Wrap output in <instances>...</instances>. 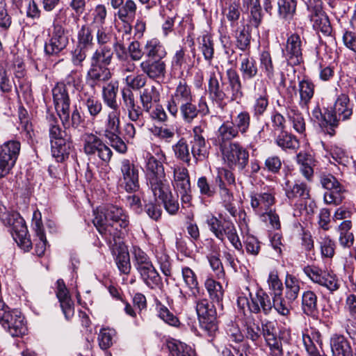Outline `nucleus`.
I'll list each match as a JSON object with an SVG mask.
<instances>
[{"mask_svg":"<svg viewBox=\"0 0 356 356\" xmlns=\"http://www.w3.org/2000/svg\"><path fill=\"white\" fill-rule=\"evenodd\" d=\"M94 216V225L110 245H113V241L116 244V238H120L118 228L126 229L129 224L127 213L113 204L97 209Z\"/></svg>","mask_w":356,"mask_h":356,"instance_id":"1","label":"nucleus"},{"mask_svg":"<svg viewBox=\"0 0 356 356\" xmlns=\"http://www.w3.org/2000/svg\"><path fill=\"white\" fill-rule=\"evenodd\" d=\"M122 98L129 120L141 128L145 124L143 111L150 113L153 104L160 100V92L155 86H149L144 88L140 94L142 108L137 105L134 95L129 88L122 90Z\"/></svg>","mask_w":356,"mask_h":356,"instance_id":"2","label":"nucleus"},{"mask_svg":"<svg viewBox=\"0 0 356 356\" xmlns=\"http://www.w3.org/2000/svg\"><path fill=\"white\" fill-rule=\"evenodd\" d=\"M206 223L210 232L219 241L224 242L227 238L235 249L238 250L242 249V243L232 222L226 220L222 222L214 215L210 214L207 216Z\"/></svg>","mask_w":356,"mask_h":356,"instance_id":"3","label":"nucleus"},{"mask_svg":"<svg viewBox=\"0 0 356 356\" xmlns=\"http://www.w3.org/2000/svg\"><path fill=\"white\" fill-rule=\"evenodd\" d=\"M162 159H165V154H161L159 159L153 155L148 154L145 159V176L147 185L151 191L160 193L162 187L168 184L166 179Z\"/></svg>","mask_w":356,"mask_h":356,"instance_id":"4","label":"nucleus"},{"mask_svg":"<svg viewBox=\"0 0 356 356\" xmlns=\"http://www.w3.org/2000/svg\"><path fill=\"white\" fill-rule=\"evenodd\" d=\"M49 138L51 153L59 162L63 161L68 157L72 147V143L65 131L62 130L54 118L49 124Z\"/></svg>","mask_w":356,"mask_h":356,"instance_id":"5","label":"nucleus"},{"mask_svg":"<svg viewBox=\"0 0 356 356\" xmlns=\"http://www.w3.org/2000/svg\"><path fill=\"white\" fill-rule=\"evenodd\" d=\"M3 223L11 228L10 232L13 239L24 251H29L32 243L27 237L28 229L23 218L17 212H8L3 214Z\"/></svg>","mask_w":356,"mask_h":356,"instance_id":"6","label":"nucleus"},{"mask_svg":"<svg viewBox=\"0 0 356 356\" xmlns=\"http://www.w3.org/2000/svg\"><path fill=\"white\" fill-rule=\"evenodd\" d=\"M220 150L225 163L230 168H237L243 170L249 160V153L238 143L220 144Z\"/></svg>","mask_w":356,"mask_h":356,"instance_id":"7","label":"nucleus"},{"mask_svg":"<svg viewBox=\"0 0 356 356\" xmlns=\"http://www.w3.org/2000/svg\"><path fill=\"white\" fill-rule=\"evenodd\" d=\"M53 101L56 111L65 129L70 127V99L66 85L57 83L52 88Z\"/></svg>","mask_w":356,"mask_h":356,"instance_id":"8","label":"nucleus"},{"mask_svg":"<svg viewBox=\"0 0 356 356\" xmlns=\"http://www.w3.org/2000/svg\"><path fill=\"white\" fill-rule=\"evenodd\" d=\"M83 150L90 159L97 156L102 162L108 163L112 157L111 149L98 136L86 134L83 137Z\"/></svg>","mask_w":356,"mask_h":356,"instance_id":"9","label":"nucleus"},{"mask_svg":"<svg viewBox=\"0 0 356 356\" xmlns=\"http://www.w3.org/2000/svg\"><path fill=\"white\" fill-rule=\"evenodd\" d=\"M21 149L20 142L10 140L0 146V178L6 176L15 165Z\"/></svg>","mask_w":356,"mask_h":356,"instance_id":"10","label":"nucleus"},{"mask_svg":"<svg viewBox=\"0 0 356 356\" xmlns=\"http://www.w3.org/2000/svg\"><path fill=\"white\" fill-rule=\"evenodd\" d=\"M120 181L121 186L128 193L139 190V169L132 161L124 159L120 163Z\"/></svg>","mask_w":356,"mask_h":356,"instance_id":"11","label":"nucleus"},{"mask_svg":"<svg viewBox=\"0 0 356 356\" xmlns=\"http://www.w3.org/2000/svg\"><path fill=\"white\" fill-rule=\"evenodd\" d=\"M0 324L13 337H22L27 331L24 317L17 310H6L0 313Z\"/></svg>","mask_w":356,"mask_h":356,"instance_id":"12","label":"nucleus"},{"mask_svg":"<svg viewBox=\"0 0 356 356\" xmlns=\"http://www.w3.org/2000/svg\"><path fill=\"white\" fill-rule=\"evenodd\" d=\"M303 272L314 283L325 286L332 292L338 290L340 286V282L334 274L316 266L308 265L304 267Z\"/></svg>","mask_w":356,"mask_h":356,"instance_id":"13","label":"nucleus"},{"mask_svg":"<svg viewBox=\"0 0 356 356\" xmlns=\"http://www.w3.org/2000/svg\"><path fill=\"white\" fill-rule=\"evenodd\" d=\"M172 184L176 191L180 195L182 204L191 206L192 195L190 177L185 167L179 165L174 167Z\"/></svg>","mask_w":356,"mask_h":356,"instance_id":"14","label":"nucleus"},{"mask_svg":"<svg viewBox=\"0 0 356 356\" xmlns=\"http://www.w3.org/2000/svg\"><path fill=\"white\" fill-rule=\"evenodd\" d=\"M196 312L202 329L209 332L216 330V310L212 302L205 298L196 300Z\"/></svg>","mask_w":356,"mask_h":356,"instance_id":"15","label":"nucleus"},{"mask_svg":"<svg viewBox=\"0 0 356 356\" xmlns=\"http://www.w3.org/2000/svg\"><path fill=\"white\" fill-rule=\"evenodd\" d=\"M304 38L298 33L290 34L283 49V56L289 65H298L303 61Z\"/></svg>","mask_w":356,"mask_h":356,"instance_id":"16","label":"nucleus"},{"mask_svg":"<svg viewBox=\"0 0 356 356\" xmlns=\"http://www.w3.org/2000/svg\"><path fill=\"white\" fill-rule=\"evenodd\" d=\"M323 187L328 191L324 195V200L326 204L338 205L341 204L344 197L345 191L343 186L332 175H323L321 178Z\"/></svg>","mask_w":356,"mask_h":356,"instance_id":"17","label":"nucleus"},{"mask_svg":"<svg viewBox=\"0 0 356 356\" xmlns=\"http://www.w3.org/2000/svg\"><path fill=\"white\" fill-rule=\"evenodd\" d=\"M190 101H193L191 88L185 80L181 79L168 102L167 109L172 116L176 117L179 112V105Z\"/></svg>","mask_w":356,"mask_h":356,"instance_id":"18","label":"nucleus"},{"mask_svg":"<svg viewBox=\"0 0 356 356\" xmlns=\"http://www.w3.org/2000/svg\"><path fill=\"white\" fill-rule=\"evenodd\" d=\"M250 302H248V307L251 312L259 314L262 312L268 315L273 310V305L269 296L262 289H257L255 294L249 293Z\"/></svg>","mask_w":356,"mask_h":356,"instance_id":"19","label":"nucleus"},{"mask_svg":"<svg viewBox=\"0 0 356 356\" xmlns=\"http://www.w3.org/2000/svg\"><path fill=\"white\" fill-rule=\"evenodd\" d=\"M69 44V38L66 30L53 29L50 38L45 43L44 51L49 55H57L64 50Z\"/></svg>","mask_w":356,"mask_h":356,"instance_id":"20","label":"nucleus"},{"mask_svg":"<svg viewBox=\"0 0 356 356\" xmlns=\"http://www.w3.org/2000/svg\"><path fill=\"white\" fill-rule=\"evenodd\" d=\"M204 131L201 126H195L193 129V140L191 141V154L196 161L206 159L209 154V145L202 135Z\"/></svg>","mask_w":356,"mask_h":356,"instance_id":"21","label":"nucleus"},{"mask_svg":"<svg viewBox=\"0 0 356 356\" xmlns=\"http://www.w3.org/2000/svg\"><path fill=\"white\" fill-rule=\"evenodd\" d=\"M226 92L230 101H241L243 97L241 80L236 70L229 68L226 71Z\"/></svg>","mask_w":356,"mask_h":356,"instance_id":"22","label":"nucleus"},{"mask_svg":"<svg viewBox=\"0 0 356 356\" xmlns=\"http://www.w3.org/2000/svg\"><path fill=\"white\" fill-rule=\"evenodd\" d=\"M353 113V104H351L347 94L339 95L334 102L332 113L330 115L339 121H346L350 119Z\"/></svg>","mask_w":356,"mask_h":356,"instance_id":"23","label":"nucleus"},{"mask_svg":"<svg viewBox=\"0 0 356 356\" xmlns=\"http://www.w3.org/2000/svg\"><path fill=\"white\" fill-rule=\"evenodd\" d=\"M112 76L110 69L92 62L90 63V68L87 72L86 83L92 88L99 86L102 83L108 81Z\"/></svg>","mask_w":356,"mask_h":356,"instance_id":"24","label":"nucleus"},{"mask_svg":"<svg viewBox=\"0 0 356 356\" xmlns=\"http://www.w3.org/2000/svg\"><path fill=\"white\" fill-rule=\"evenodd\" d=\"M302 341L307 356H326L322 350L321 334L319 331L312 330L302 333Z\"/></svg>","mask_w":356,"mask_h":356,"instance_id":"25","label":"nucleus"},{"mask_svg":"<svg viewBox=\"0 0 356 356\" xmlns=\"http://www.w3.org/2000/svg\"><path fill=\"white\" fill-rule=\"evenodd\" d=\"M139 67L150 79H162L165 76L166 64L163 59H145L140 63Z\"/></svg>","mask_w":356,"mask_h":356,"instance_id":"26","label":"nucleus"},{"mask_svg":"<svg viewBox=\"0 0 356 356\" xmlns=\"http://www.w3.org/2000/svg\"><path fill=\"white\" fill-rule=\"evenodd\" d=\"M208 92L211 99L217 104H221L228 99L225 83L222 81L220 75L219 79L215 72L210 74Z\"/></svg>","mask_w":356,"mask_h":356,"instance_id":"27","label":"nucleus"},{"mask_svg":"<svg viewBox=\"0 0 356 356\" xmlns=\"http://www.w3.org/2000/svg\"><path fill=\"white\" fill-rule=\"evenodd\" d=\"M56 296L65 318L70 320L74 314V302L64 281L60 279L56 282Z\"/></svg>","mask_w":356,"mask_h":356,"instance_id":"28","label":"nucleus"},{"mask_svg":"<svg viewBox=\"0 0 356 356\" xmlns=\"http://www.w3.org/2000/svg\"><path fill=\"white\" fill-rule=\"evenodd\" d=\"M250 198L252 208L259 215L270 210L275 202L274 195L268 192H252L250 195Z\"/></svg>","mask_w":356,"mask_h":356,"instance_id":"29","label":"nucleus"},{"mask_svg":"<svg viewBox=\"0 0 356 356\" xmlns=\"http://www.w3.org/2000/svg\"><path fill=\"white\" fill-rule=\"evenodd\" d=\"M286 197L289 201L309 199V188L305 183L291 182L286 181L283 186Z\"/></svg>","mask_w":356,"mask_h":356,"instance_id":"30","label":"nucleus"},{"mask_svg":"<svg viewBox=\"0 0 356 356\" xmlns=\"http://www.w3.org/2000/svg\"><path fill=\"white\" fill-rule=\"evenodd\" d=\"M330 343L332 356H353L350 343L343 335L333 334Z\"/></svg>","mask_w":356,"mask_h":356,"instance_id":"31","label":"nucleus"},{"mask_svg":"<svg viewBox=\"0 0 356 356\" xmlns=\"http://www.w3.org/2000/svg\"><path fill=\"white\" fill-rule=\"evenodd\" d=\"M159 194L158 192L152 191L156 199H159L163 203L165 209L170 215H175L179 209L177 200L172 197L169 184L162 187Z\"/></svg>","mask_w":356,"mask_h":356,"instance_id":"32","label":"nucleus"},{"mask_svg":"<svg viewBox=\"0 0 356 356\" xmlns=\"http://www.w3.org/2000/svg\"><path fill=\"white\" fill-rule=\"evenodd\" d=\"M216 186L218 189V195L222 206L232 216L235 217L237 213V209L234 204V197L233 193L220 179L217 181Z\"/></svg>","mask_w":356,"mask_h":356,"instance_id":"33","label":"nucleus"},{"mask_svg":"<svg viewBox=\"0 0 356 356\" xmlns=\"http://www.w3.org/2000/svg\"><path fill=\"white\" fill-rule=\"evenodd\" d=\"M144 54L146 59H163L167 56V51L159 39L152 38L145 44Z\"/></svg>","mask_w":356,"mask_h":356,"instance_id":"34","label":"nucleus"},{"mask_svg":"<svg viewBox=\"0 0 356 356\" xmlns=\"http://www.w3.org/2000/svg\"><path fill=\"white\" fill-rule=\"evenodd\" d=\"M315 86L308 79H303L298 83V92L300 95L299 105L301 108L309 109V104L314 95Z\"/></svg>","mask_w":356,"mask_h":356,"instance_id":"35","label":"nucleus"},{"mask_svg":"<svg viewBox=\"0 0 356 356\" xmlns=\"http://www.w3.org/2000/svg\"><path fill=\"white\" fill-rule=\"evenodd\" d=\"M136 11V6L134 1L127 0L124 5L119 8L116 16L124 24L126 33H129L131 30V23L133 22Z\"/></svg>","mask_w":356,"mask_h":356,"instance_id":"36","label":"nucleus"},{"mask_svg":"<svg viewBox=\"0 0 356 356\" xmlns=\"http://www.w3.org/2000/svg\"><path fill=\"white\" fill-rule=\"evenodd\" d=\"M138 272L141 280L149 289H154L162 285L161 277L153 264Z\"/></svg>","mask_w":356,"mask_h":356,"instance_id":"37","label":"nucleus"},{"mask_svg":"<svg viewBox=\"0 0 356 356\" xmlns=\"http://www.w3.org/2000/svg\"><path fill=\"white\" fill-rule=\"evenodd\" d=\"M240 72L243 79H252L258 73V68L256 60L250 56L249 53L240 54Z\"/></svg>","mask_w":356,"mask_h":356,"instance_id":"38","label":"nucleus"},{"mask_svg":"<svg viewBox=\"0 0 356 356\" xmlns=\"http://www.w3.org/2000/svg\"><path fill=\"white\" fill-rule=\"evenodd\" d=\"M317 299V296L314 291L308 290L303 292L301 309L305 315L312 317L317 316L318 312Z\"/></svg>","mask_w":356,"mask_h":356,"instance_id":"39","label":"nucleus"},{"mask_svg":"<svg viewBox=\"0 0 356 356\" xmlns=\"http://www.w3.org/2000/svg\"><path fill=\"white\" fill-rule=\"evenodd\" d=\"M105 121V135L106 134L120 133L121 111L120 106L108 108Z\"/></svg>","mask_w":356,"mask_h":356,"instance_id":"40","label":"nucleus"},{"mask_svg":"<svg viewBox=\"0 0 356 356\" xmlns=\"http://www.w3.org/2000/svg\"><path fill=\"white\" fill-rule=\"evenodd\" d=\"M118 88L119 84L116 81H110L102 87V99L108 108L120 106L117 99Z\"/></svg>","mask_w":356,"mask_h":356,"instance_id":"41","label":"nucleus"},{"mask_svg":"<svg viewBox=\"0 0 356 356\" xmlns=\"http://www.w3.org/2000/svg\"><path fill=\"white\" fill-rule=\"evenodd\" d=\"M275 144L283 150H296L300 147L298 139L291 133L282 131L276 136Z\"/></svg>","mask_w":356,"mask_h":356,"instance_id":"42","label":"nucleus"},{"mask_svg":"<svg viewBox=\"0 0 356 356\" xmlns=\"http://www.w3.org/2000/svg\"><path fill=\"white\" fill-rule=\"evenodd\" d=\"M301 281L296 276L287 273L284 280L285 285V298L289 302H293L297 299L300 290Z\"/></svg>","mask_w":356,"mask_h":356,"instance_id":"43","label":"nucleus"},{"mask_svg":"<svg viewBox=\"0 0 356 356\" xmlns=\"http://www.w3.org/2000/svg\"><path fill=\"white\" fill-rule=\"evenodd\" d=\"M113 58V50L109 45L99 46L90 57V62L108 66Z\"/></svg>","mask_w":356,"mask_h":356,"instance_id":"44","label":"nucleus"},{"mask_svg":"<svg viewBox=\"0 0 356 356\" xmlns=\"http://www.w3.org/2000/svg\"><path fill=\"white\" fill-rule=\"evenodd\" d=\"M240 135L231 120L225 121L218 129V138L220 143V145L226 144V142H229Z\"/></svg>","mask_w":356,"mask_h":356,"instance_id":"45","label":"nucleus"},{"mask_svg":"<svg viewBox=\"0 0 356 356\" xmlns=\"http://www.w3.org/2000/svg\"><path fill=\"white\" fill-rule=\"evenodd\" d=\"M243 6L250 13V22L254 27H258L262 22L263 15L260 0H243Z\"/></svg>","mask_w":356,"mask_h":356,"instance_id":"46","label":"nucleus"},{"mask_svg":"<svg viewBox=\"0 0 356 356\" xmlns=\"http://www.w3.org/2000/svg\"><path fill=\"white\" fill-rule=\"evenodd\" d=\"M234 38L236 40V47L242 51L249 52L252 39L250 27L248 26H243L242 29L236 30Z\"/></svg>","mask_w":356,"mask_h":356,"instance_id":"47","label":"nucleus"},{"mask_svg":"<svg viewBox=\"0 0 356 356\" xmlns=\"http://www.w3.org/2000/svg\"><path fill=\"white\" fill-rule=\"evenodd\" d=\"M250 115L248 111H243L238 113L231 121L234 124L239 134L246 138L250 127Z\"/></svg>","mask_w":356,"mask_h":356,"instance_id":"48","label":"nucleus"},{"mask_svg":"<svg viewBox=\"0 0 356 356\" xmlns=\"http://www.w3.org/2000/svg\"><path fill=\"white\" fill-rule=\"evenodd\" d=\"M277 7L279 17L285 20H291L296 14L297 1L296 0H279Z\"/></svg>","mask_w":356,"mask_h":356,"instance_id":"49","label":"nucleus"},{"mask_svg":"<svg viewBox=\"0 0 356 356\" xmlns=\"http://www.w3.org/2000/svg\"><path fill=\"white\" fill-rule=\"evenodd\" d=\"M33 229L38 238L35 243V252L38 257L44 255L47 246V238L40 220H37L33 224Z\"/></svg>","mask_w":356,"mask_h":356,"instance_id":"50","label":"nucleus"},{"mask_svg":"<svg viewBox=\"0 0 356 356\" xmlns=\"http://www.w3.org/2000/svg\"><path fill=\"white\" fill-rule=\"evenodd\" d=\"M94 31L92 27L88 24L81 26L77 32V44L83 48L91 49L94 45V38L92 35Z\"/></svg>","mask_w":356,"mask_h":356,"instance_id":"51","label":"nucleus"},{"mask_svg":"<svg viewBox=\"0 0 356 356\" xmlns=\"http://www.w3.org/2000/svg\"><path fill=\"white\" fill-rule=\"evenodd\" d=\"M167 346L172 356H195L193 350L181 341L175 339L168 341Z\"/></svg>","mask_w":356,"mask_h":356,"instance_id":"52","label":"nucleus"},{"mask_svg":"<svg viewBox=\"0 0 356 356\" xmlns=\"http://www.w3.org/2000/svg\"><path fill=\"white\" fill-rule=\"evenodd\" d=\"M205 288L213 302H220L224 296L222 286L213 279L209 278L204 283Z\"/></svg>","mask_w":356,"mask_h":356,"instance_id":"53","label":"nucleus"},{"mask_svg":"<svg viewBox=\"0 0 356 356\" xmlns=\"http://www.w3.org/2000/svg\"><path fill=\"white\" fill-rule=\"evenodd\" d=\"M134 266L137 271L152 265L149 256L140 248L134 246L131 250Z\"/></svg>","mask_w":356,"mask_h":356,"instance_id":"54","label":"nucleus"},{"mask_svg":"<svg viewBox=\"0 0 356 356\" xmlns=\"http://www.w3.org/2000/svg\"><path fill=\"white\" fill-rule=\"evenodd\" d=\"M156 309L159 317L170 326L179 327L180 321L165 305L156 301Z\"/></svg>","mask_w":356,"mask_h":356,"instance_id":"55","label":"nucleus"},{"mask_svg":"<svg viewBox=\"0 0 356 356\" xmlns=\"http://www.w3.org/2000/svg\"><path fill=\"white\" fill-rule=\"evenodd\" d=\"M179 110L182 120L186 123H191L198 115L197 107L193 101L184 102L179 105Z\"/></svg>","mask_w":356,"mask_h":356,"instance_id":"56","label":"nucleus"},{"mask_svg":"<svg viewBox=\"0 0 356 356\" xmlns=\"http://www.w3.org/2000/svg\"><path fill=\"white\" fill-rule=\"evenodd\" d=\"M173 151L177 159L186 163L188 165L191 163V153L189 147L184 138H181L174 146Z\"/></svg>","mask_w":356,"mask_h":356,"instance_id":"57","label":"nucleus"},{"mask_svg":"<svg viewBox=\"0 0 356 356\" xmlns=\"http://www.w3.org/2000/svg\"><path fill=\"white\" fill-rule=\"evenodd\" d=\"M199 48L206 60L211 62L213 58L214 48L211 37L207 34L199 38Z\"/></svg>","mask_w":356,"mask_h":356,"instance_id":"58","label":"nucleus"},{"mask_svg":"<svg viewBox=\"0 0 356 356\" xmlns=\"http://www.w3.org/2000/svg\"><path fill=\"white\" fill-rule=\"evenodd\" d=\"M115 262L121 273L126 275L129 273L131 270L130 257L127 250L120 248L118 250Z\"/></svg>","mask_w":356,"mask_h":356,"instance_id":"59","label":"nucleus"},{"mask_svg":"<svg viewBox=\"0 0 356 356\" xmlns=\"http://www.w3.org/2000/svg\"><path fill=\"white\" fill-rule=\"evenodd\" d=\"M182 276L186 286L191 289L192 295L197 297L200 293L198 283L194 272L188 267L182 268Z\"/></svg>","mask_w":356,"mask_h":356,"instance_id":"60","label":"nucleus"},{"mask_svg":"<svg viewBox=\"0 0 356 356\" xmlns=\"http://www.w3.org/2000/svg\"><path fill=\"white\" fill-rule=\"evenodd\" d=\"M287 116L293 124V129L300 134L305 131V122L302 115L295 108H289L287 111Z\"/></svg>","mask_w":356,"mask_h":356,"instance_id":"61","label":"nucleus"},{"mask_svg":"<svg viewBox=\"0 0 356 356\" xmlns=\"http://www.w3.org/2000/svg\"><path fill=\"white\" fill-rule=\"evenodd\" d=\"M291 303L281 294H275L273 298V308L282 316H288L291 312Z\"/></svg>","mask_w":356,"mask_h":356,"instance_id":"62","label":"nucleus"},{"mask_svg":"<svg viewBox=\"0 0 356 356\" xmlns=\"http://www.w3.org/2000/svg\"><path fill=\"white\" fill-rule=\"evenodd\" d=\"M83 105L92 120L95 119L102 111V102L94 97H89L83 101Z\"/></svg>","mask_w":356,"mask_h":356,"instance_id":"63","label":"nucleus"},{"mask_svg":"<svg viewBox=\"0 0 356 356\" xmlns=\"http://www.w3.org/2000/svg\"><path fill=\"white\" fill-rule=\"evenodd\" d=\"M115 331L112 329L103 328L98 336L99 345L102 349L106 350L110 348L114 341Z\"/></svg>","mask_w":356,"mask_h":356,"instance_id":"64","label":"nucleus"}]
</instances>
